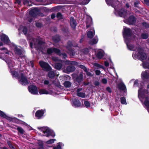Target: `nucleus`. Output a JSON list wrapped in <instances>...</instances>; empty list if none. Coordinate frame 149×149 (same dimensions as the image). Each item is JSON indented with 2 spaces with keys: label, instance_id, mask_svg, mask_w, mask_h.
<instances>
[{
  "label": "nucleus",
  "instance_id": "obj_1",
  "mask_svg": "<svg viewBox=\"0 0 149 149\" xmlns=\"http://www.w3.org/2000/svg\"><path fill=\"white\" fill-rule=\"evenodd\" d=\"M18 79L19 83L23 86H26L29 84V81L27 77L23 73H21L20 74Z\"/></svg>",
  "mask_w": 149,
  "mask_h": 149
},
{
  "label": "nucleus",
  "instance_id": "obj_2",
  "mask_svg": "<svg viewBox=\"0 0 149 149\" xmlns=\"http://www.w3.org/2000/svg\"><path fill=\"white\" fill-rule=\"evenodd\" d=\"M138 56L139 60L143 61L146 59L147 56L146 54L144 52L141 48H139L138 49Z\"/></svg>",
  "mask_w": 149,
  "mask_h": 149
},
{
  "label": "nucleus",
  "instance_id": "obj_3",
  "mask_svg": "<svg viewBox=\"0 0 149 149\" xmlns=\"http://www.w3.org/2000/svg\"><path fill=\"white\" fill-rule=\"evenodd\" d=\"M132 34V32L130 28H124L123 31V36L124 38L125 39V41L128 40L129 37H131Z\"/></svg>",
  "mask_w": 149,
  "mask_h": 149
},
{
  "label": "nucleus",
  "instance_id": "obj_4",
  "mask_svg": "<svg viewBox=\"0 0 149 149\" xmlns=\"http://www.w3.org/2000/svg\"><path fill=\"white\" fill-rule=\"evenodd\" d=\"M78 66L79 68L82 69L85 72L86 75L87 77H91L93 76V74L89 71V69L87 68L84 65L81 64L78 65Z\"/></svg>",
  "mask_w": 149,
  "mask_h": 149
},
{
  "label": "nucleus",
  "instance_id": "obj_5",
  "mask_svg": "<svg viewBox=\"0 0 149 149\" xmlns=\"http://www.w3.org/2000/svg\"><path fill=\"white\" fill-rule=\"evenodd\" d=\"M45 43L41 40H39L38 44L35 45L34 47L36 50L43 52Z\"/></svg>",
  "mask_w": 149,
  "mask_h": 149
},
{
  "label": "nucleus",
  "instance_id": "obj_6",
  "mask_svg": "<svg viewBox=\"0 0 149 149\" xmlns=\"http://www.w3.org/2000/svg\"><path fill=\"white\" fill-rule=\"evenodd\" d=\"M125 22L127 24L130 25H133L136 22V18L134 16L131 15L129 16L128 18L125 19Z\"/></svg>",
  "mask_w": 149,
  "mask_h": 149
},
{
  "label": "nucleus",
  "instance_id": "obj_7",
  "mask_svg": "<svg viewBox=\"0 0 149 149\" xmlns=\"http://www.w3.org/2000/svg\"><path fill=\"white\" fill-rule=\"evenodd\" d=\"M53 53H55L57 55H61V50L55 48H51L47 49V54H51Z\"/></svg>",
  "mask_w": 149,
  "mask_h": 149
},
{
  "label": "nucleus",
  "instance_id": "obj_8",
  "mask_svg": "<svg viewBox=\"0 0 149 149\" xmlns=\"http://www.w3.org/2000/svg\"><path fill=\"white\" fill-rule=\"evenodd\" d=\"M29 91L33 95L38 94L37 87L35 86L31 85L28 87Z\"/></svg>",
  "mask_w": 149,
  "mask_h": 149
},
{
  "label": "nucleus",
  "instance_id": "obj_9",
  "mask_svg": "<svg viewBox=\"0 0 149 149\" xmlns=\"http://www.w3.org/2000/svg\"><path fill=\"white\" fill-rule=\"evenodd\" d=\"M39 12V10L36 8L31 10L29 11V14L31 16L36 17L38 15Z\"/></svg>",
  "mask_w": 149,
  "mask_h": 149
},
{
  "label": "nucleus",
  "instance_id": "obj_10",
  "mask_svg": "<svg viewBox=\"0 0 149 149\" xmlns=\"http://www.w3.org/2000/svg\"><path fill=\"white\" fill-rule=\"evenodd\" d=\"M127 11V10L125 8H121L117 11V12L120 17L124 18L126 15Z\"/></svg>",
  "mask_w": 149,
  "mask_h": 149
},
{
  "label": "nucleus",
  "instance_id": "obj_11",
  "mask_svg": "<svg viewBox=\"0 0 149 149\" xmlns=\"http://www.w3.org/2000/svg\"><path fill=\"white\" fill-rule=\"evenodd\" d=\"M0 38L1 40L5 44H8L10 43V41L7 36L3 34L1 36Z\"/></svg>",
  "mask_w": 149,
  "mask_h": 149
},
{
  "label": "nucleus",
  "instance_id": "obj_12",
  "mask_svg": "<svg viewBox=\"0 0 149 149\" xmlns=\"http://www.w3.org/2000/svg\"><path fill=\"white\" fill-rule=\"evenodd\" d=\"M70 24L73 29L75 30L76 29L77 23L73 17H71L70 18Z\"/></svg>",
  "mask_w": 149,
  "mask_h": 149
},
{
  "label": "nucleus",
  "instance_id": "obj_13",
  "mask_svg": "<svg viewBox=\"0 0 149 149\" xmlns=\"http://www.w3.org/2000/svg\"><path fill=\"white\" fill-rule=\"evenodd\" d=\"M45 112L44 110L42 109L37 110L36 112L35 116L38 119H40L43 116Z\"/></svg>",
  "mask_w": 149,
  "mask_h": 149
},
{
  "label": "nucleus",
  "instance_id": "obj_14",
  "mask_svg": "<svg viewBox=\"0 0 149 149\" xmlns=\"http://www.w3.org/2000/svg\"><path fill=\"white\" fill-rule=\"evenodd\" d=\"M47 137L51 136L52 138H54L55 136V134L54 131L50 129L49 127H47Z\"/></svg>",
  "mask_w": 149,
  "mask_h": 149
},
{
  "label": "nucleus",
  "instance_id": "obj_15",
  "mask_svg": "<svg viewBox=\"0 0 149 149\" xmlns=\"http://www.w3.org/2000/svg\"><path fill=\"white\" fill-rule=\"evenodd\" d=\"M72 104L73 106L76 107H79L81 106L80 101L78 99H74L72 101Z\"/></svg>",
  "mask_w": 149,
  "mask_h": 149
},
{
  "label": "nucleus",
  "instance_id": "obj_16",
  "mask_svg": "<svg viewBox=\"0 0 149 149\" xmlns=\"http://www.w3.org/2000/svg\"><path fill=\"white\" fill-rule=\"evenodd\" d=\"M83 72H81L79 75L76 77V80L78 83H80L83 81Z\"/></svg>",
  "mask_w": 149,
  "mask_h": 149
},
{
  "label": "nucleus",
  "instance_id": "obj_17",
  "mask_svg": "<svg viewBox=\"0 0 149 149\" xmlns=\"http://www.w3.org/2000/svg\"><path fill=\"white\" fill-rule=\"evenodd\" d=\"M39 63L43 70L47 71V62L41 61H39Z\"/></svg>",
  "mask_w": 149,
  "mask_h": 149
},
{
  "label": "nucleus",
  "instance_id": "obj_18",
  "mask_svg": "<svg viewBox=\"0 0 149 149\" xmlns=\"http://www.w3.org/2000/svg\"><path fill=\"white\" fill-rule=\"evenodd\" d=\"M52 38L53 42L55 43H57L61 40L60 36L57 34L53 36Z\"/></svg>",
  "mask_w": 149,
  "mask_h": 149
},
{
  "label": "nucleus",
  "instance_id": "obj_19",
  "mask_svg": "<svg viewBox=\"0 0 149 149\" xmlns=\"http://www.w3.org/2000/svg\"><path fill=\"white\" fill-rule=\"evenodd\" d=\"M141 77L143 80L149 79V74H148L147 72L145 71L142 72L141 74Z\"/></svg>",
  "mask_w": 149,
  "mask_h": 149
},
{
  "label": "nucleus",
  "instance_id": "obj_20",
  "mask_svg": "<svg viewBox=\"0 0 149 149\" xmlns=\"http://www.w3.org/2000/svg\"><path fill=\"white\" fill-rule=\"evenodd\" d=\"M76 68L73 65H69L66 68V70L68 72H74Z\"/></svg>",
  "mask_w": 149,
  "mask_h": 149
},
{
  "label": "nucleus",
  "instance_id": "obj_21",
  "mask_svg": "<svg viewBox=\"0 0 149 149\" xmlns=\"http://www.w3.org/2000/svg\"><path fill=\"white\" fill-rule=\"evenodd\" d=\"M0 116L3 118L6 119L8 120L11 121L12 120L11 118L8 116L3 112L1 110H0Z\"/></svg>",
  "mask_w": 149,
  "mask_h": 149
},
{
  "label": "nucleus",
  "instance_id": "obj_22",
  "mask_svg": "<svg viewBox=\"0 0 149 149\" xmlns=\"http://www.w3.org/2000/svg\"><path fill=\"white\" fill-rule=\"evenodd\" d=\"M14 50L16 54L20 56L22 54V50L17 47H15L14 48Z\"/></svg>",
  "mask_w": 149,
  "mask_h": 149
},
{
  "label": "nucleus",
  "instance_id": "obj_23",
  "mask_svg": "<svg viewBox=\"0 0 149 149\" xmlns=\"http://www.w3.org/2000/svg\"><path fill=\"white\" fill-rule=\"evenodd\" d=\"M118 88L121 90L123 91L126 89L125 85L123 83H120L118 85Z\"/></svg>",
  "mask_w": 149,
  "mask_h": 149
},
{
  "label": "nucleus",
  "instance_id": "obj_24",
  "mask_svg": "<svg viewBox=\"0 0 149 149\" xmlns=\"http://www.w3.org/2000/svg\"><path fill=\"white\" fill-rule=\"evenodd\" d=\"M98 39L97 36H95L90 42V43L92 45L96 44L98 42Z\"/></svg>",
  "mask_w": 149,
  "mask_h": 149
},
{
  "label": "nucleus",
  "instance_id": "obj_25",
  "mask_svg": "<svg viewBox=\"0 0 149 149\" xmlns=\"http://www.w3.org/2000/svg\"><path fill=\"white\" fill-rule=\"evenodd\" d=\"M73 44L71 41H69L67 43L66 48L70 51H72V47L73 46Z\"/></svg>",
  "mask_w": 149,
  "mask_h": 149
},
{
  "label": "nucleus",
  "instance_id": "obj_26",
  "mask_svg": "<svg viewBox=\"0 0 149 149\" xmlns=\"http://www.w3.org/2000/svg\"><path fill=\"white\" fill-rule=\"evenodd\" d=\"M38 129L45 134L43 136H47V127H38Z\"/></svg>",
  "mask_w": 149,
  "mask_h": 149
},
{
  "label": "nucleus",
  "instance_id": "obj_27",
  "mask_svg": "<svg viewBox=\"0 0 149 149\" xmlns=\"http://www.w3.org/2000/svg\"><path fill=\"white\" fill-rule=\"evenodd\" d=\"M148 99L149 98L148 96L146 97L145 100L144 102V104L145 106L147 107V110L149 113V100Z\"/></svg>",
  "mask_w": 149,
  "mask_h": 149
},
{
  "label": "nucleus",
  "instance_id": "obj_28",
  "mask_svg": "<svg viewBox=\"0 0 149 149\" xmlns=\"http://www.w3.org/2000/svg\"><path fill=\"white\" fill-rule=\"evenodd\" d=\"M86 28L87 29L90 27L92 23V18L86 20Z\"/></svg>",
  "mask_w": 149,
  "mask_h": 149
},
{
  "label": "nucleus",
  "instance_id": "obj_29",
  "mask_svg": "<svg viewBox=\"0 0 149 149\" xmlns=\"http://www.w3.org/2000/svg\"><path fill=\"white\" fill-rule=\"evenodd\" d=\"M47 76L50 78H54L55 76L54 72L52 71H50L48 72Z\"/></svg>",
  "mask_w": 149,
  "mask_h": 149
},
{
  "label": "nucleus",
  "instance_id": "obj_30",
  "mask_svg": "<svg viewBox=\"0 0 149 149\" xmlns=\"http://www.w3.org/2000/svg\"><path fill=\"white\" fill-rule=\"evenodd\" d=\"M95 32L94 33L92 31H89L87 33V36L88 38H92L95 35Z\"/></svg>",
  "mask_w": 149,
  "mask_h": 149
},
{
  "label": "nucleus",
  "instance_id": "obj_31",
  "mask_svg": "<svg viewBox=\"0 0 149 149\" xmlns=\"http://www.w3.org/2000/svg\"><path fill=\"white\" fill-rule=\"evenodd\" d=\"M62 65V63H56L55 64V67L56 69L60 70L61 69Z\"/></svg>",
  "mask_w": 149,
  "mask_h": 149
},
{
  "label": "nucleus",
  "instance_id": "obj_32",
  "mask_svg": "<svg viewBox=\"0 0 149 149\" xmlns=\"http://www.w3.org/2000/svg\"><path fill=\"white\" fill-rule=\"evenodd\" d=\"M63 85L66 88H69L71 86V83L68 81H66L63 83Z\"/></svg>",
  "mask_w": 149,
  "mask_h": 149
},
{
  "label": "nucleus",
  "instance_id": "obj_33",
  "mask_svg": "<svg viewBox=\"0 0 149 149\" xmlns=\"http://www.w3.org/2000/svg\"><path fill=\"white\" fill-rule=\"evenodd\" d=\"M38 143L39 147L38 149H44L43 143L42 141H39Z\"/></svg>",
  "mask_w": 149,
  "mask_h": 149
},
{
  "label": "nucleus",
  "instance_id": "obj_34",
  "mask_svg": "<svg viewBox=\"0 0 149 149\" xmlns=\"http://www.w3.org/2000/svg\"><path fill=\"white\" fill-rule=\"evenodd\" d=\"M11 74L14 77H15L16 78L18 79L20 76H19V74L18 72L15 71H12Z\"/></svg>",
  "mask_w": 149,
  "mask_h": 149
},
{
  "label": "nucleus",
  "instance_id": "obj_35",
  "mask_svg": "<svg viewBox=\"0 0 149 149\" xmlns=\"http://www.w3.org/2000/svg\"><path fill=\"white\" fill-rule=\"evenodd\" d=\"M103 56V53L101 51L98 52L97 54V56L99 59H101Z\"/></svg>",
  "mask_w": 149,
  "mask_h": 149
},
{
  "label": "nucleus",
  "instance_id": "obj_36",
  "mask_svg": "<svg viewBox=\"0 0 149 149\" xmlns=\"http://www.w3.org/2000/svg\"><path fill=\"white\" fill-rule=\"evenodd\" d=\"M16 130H17L18 132L21 134H23L24 132V131L22 127H17Z\"/></svg>",
  "mask_w": 149,
  "mask_h": 149
},
{
  "label": "nucleus",
  "instance_id": "obj_37",
  "mask_svg": "<svg viewBox=\"0 0 149 149\" xmlns=\"http://www.w3.org/2000/svg\"><path fill=\"white\" fill-rule=\"evenodd\" d=\"M63 143L61 142H59L57 143L56 146L54 147L53 149H62L61 146H62Z\"/></svg>",
  "mask_w": 149,
  "mask_h": 149
},
{
  "label": "nucleus",
  "instance_id": "obj_38",
  "mask_svg": "<svg viewBox=\"0 0 149 149\" xmlns=\"http://www.w3.org/2000/svg\"><path fill=\"white\" fill-rule=\"evenodd\" d=\"M128 49L130 50H133L134 48V46L132 44L129 45L127 42L126 43Z\"/></svg>",
  "mask_w": 149,
  "mask_h": 149
},
{
  "label": "nucleus",
  "instance_id": "obj_39",
  "mask_svg": "<svg viewBox=\"0 0 149 149\" xmlns=\"http://www.w3.org/2000/svg\"><path fill=\"white\" fill-rule=\"evenodd\" d=\"M141 37L143 39H146L148 37V34L147 33H142L141 35Z\"/></svg>",
  "mask_w": 149,
  "mask_h": 149
},
{
  "label": "nucleus",
  "instance_id": "obj_40",
  "mask_svg": "<svg viewBox=\"0 0 149 149\" xmlns=\"http://www.w3.org/2000/svg\"><path fill=\"white\" fill-rule=\"evenodd\" d=\"M143 66L145 69H149V63L145 62L143 63Z\"/></svg>",
  "mask_w": 149,
  "mask_h": 149
},
{
  "label": "nucleus",
  "instance_id": "obj_41",
  "mask_svg": "<svg viewBox=\"0 0 149 149\" xmlns=\"http://www.w3.org/2000/svg\"><path fill=\"white\" fill-rule=\"evenodd\" d=\"M56 17L59 20H61L63 19V16L60 12H58L56 15Z\"/></svg>",
  "mask_w": 149,
  "mask_h": 149
},
{
  "label": "nucleus",
  "instance_id": "obj_42",
  "mask_svg": "<svg viewBox=\"0 0 149 149\" xmlns=\"http://www.w3.org/2000/svg\"><path fill=\"white\" fill-rule=\"evenodd\" d=\"M121 102L122 104H126L127 102L125 98L124 97H121L120 98Z\"/></svg>",
  "mask_w": 149,
  "mask_h": 149
},
{
  "label": "nucleus",
  "instance_id": "obj_43",
  "mask_svg": "<svg viewBox=\"0 0 149 149\" xmlns=\"http://www.w3.org/2000/svg\"><path fill=\"white\" fill-rule=\"evenodd\" d=\"M77 95L79 97L84 98L85 97V93L83 92H80L77 93Z\"/></svg>",
  "mask_w": 149,
  "mask_h": 149
},
{
  "label": "nucleus",
  "instance_id": "obj_44",
  "mask_svg": "<svg viewBox=\"0 0 149 149\" xmlns=\"http://www.w3.org/2000/svg\"><path fill=\"white\" fill-rule=\"evenodd\" d=\"M142 25L146 28H149V23H147L146 22H144L142 23Z\"/></svg>",
  "mask_w": 149,
  "mask_h": 149
},
{
  "label": "nucleus",
  "instance_id": "obj_45",
  "mask_svg": "<svg viewBox=\"0 0 149 149\" xmlns=\"http://www.w3.org/2000/svg\"><path fill=\"white\" fill-rule=\"evenodd\" d=\"M84 104L85 105V107L87 108L90 107L91 106V104L88 101H84Z\"/></svg>",
  "mask_w": 149,
  "mask_h": 149
},
{
  "label": "nucleus",
  "instance_id": "obj_46",
  "mask_svg": "<svg viewBox=\"0 0 149 149\" xmlns=\"http://www.w3.org/2000/svg\"><path fill=\"white\" fill-rule=\"evenodd\" d=\"M22 31L24 35H26L27 34L28 32V29L26 26H23Z\"/></svg>",
  "mask_w": 149,
  "mask_h": 149
},
{
  "label": "nucleus",
  "instance_id": "obj_47",
  "mask_svg": "<svg viewBox=\"0 0 149 149\" xmlns=\"http://www.w3.org/2000/svg\"><path fill=\"white\" fill-rule=\"evenodd\" d=\"M82 51L84 54L87 55L89 52V49L87 48H85L83 49Z\"/></svg>",
  "mask_w": 149,
  "mask_h": 149
},
{
  "label": "nucleus",
  "instance_id": "obj_48",
  "mask_svg": "<svg viewBox=\"0 0 149 149\" xmlns=\"http://www.w3.org/2000/svg\"><path fill=\"white\" fill-rule=\"evenodd\" d=\"M56 141L55 139H50L47 141V144H51L53 143Z\"/></svg>",
  "mask_w": 149,
  "mask_h": 149
},
{
  "label": "nucleus",
  "instance_id": "obj_49",
  "mask_svg": "<svg viewBox=\"0 0 149 149\" xmlns=\"http://www.w3.org/2000/svg\"><path fill=\"white\" fill-rule=\"evenodd\" d=\"M39 93L40 95L42 94H47V90L44 89H40L39 91Z\"/></svg>",
  "mask_w": 149,
  "mask_h": 149
},
{
  "label": "nucleus",
  "instance_id": "obj_50",
  "mask_svg": "<svg viewBox=\"0 0 149 149\" xmlns=\"http://www.w3.org/2000/svg\"><path fill=\"white\" fill-rule=\"evenodd\" d=\"M1 50H5L4 52V53L7 54H9V52L8 51V49L5 47H3L0 49Z\"/></svg>",
  "mask_w": 149,
  "mask_h": 149
},
{
  "label": "nucleus",
  "instance_id": "obj_51",
  "mask_svg": "<svg viewBox=\"0 0 149 149\" xmlns=\"http://www.w3.org/2000/svg\"><path fill=\"white\" fill-rule=\"evenodd\" d=\"M28 65L29 66H31L32 68H33L34 66V61H31L30 63H27Z\"/></svg>",
  "mask_w": 149,
  "mask_h": 149
},
{
  "label": "nucleus",
  "instance_id": "obj_52",
  "mask_svg": "<svg viewBox=\"0 0 149 149\" xmlns=\"http://www.w3.org/2000/svg\"><path fill=\"white\" fill-rule=\"evenodd\" d=\"M140 3V2L139 1H136L135 2H134V6L135 7L139 8L138 5Z\"/></svg>",
  "mask_w": 149,
  "mask_h": 149
},
{
  "label": "nucleus",
  "instance_id": "obj_53",
  "mask_svg": "<svg viewBox=\"0 0 149 149\" xmlns=\"http://www.w3.org/2000/svg\"><path fill=\"white\" fill-rule=\"evenodd\" d=\"M78 64V62L75 61H71V65H77Z\"/></svg>",
  "mask_w": 149,
  "mask_h": 149
},
{
  "label": "nucleus",
  "instance_id": "obj_54",
  "mask_svg": "<svg viewBox=\"0 0 149 149\" xmlns=\"http://www.w3.org/2000/svg\"><path fill=\"white\" fill-rule=\"evenodd\" d=\"M17 120L18 121L17 122L18 123L22 124L25 125H27V124L25 122H24L20 120H19L17 118Z\"/></svg>",
  "mask_w": 149,
  "mask_h": 149
},
{
  "label": "nucleus",
  "instance_id": "obj_55",
  "mask_svg": "<svg viewBox=\"0 0 149 149\" xmlns=\"http://www.w3.org/2000/svg\"><path fill=\"white\" fill-rule=\"evenodd\" d=\"M94 66H95L97 67L98 68H103V66L98 63H95L94 64Z\"/></svg>",
  "mask_w": 149,
  "mask_h": 149
},
{
  "label": "nucleus",
  "instance_id": "obj_56",
  "mask_svg": "<svg viewBox=\"0 0 149 149\" xmlns=\"http://www.w3.org/2000/svg\"><path fill=\"white\" fill-rule=\"evenodd\" d=\"M102 82L104 84H106L107 83V80L105 78H103L102 79Z\"/></svg>",
  "mask_w": 149,
  "mask_h": 149
},
{
  "label": "nucleus",
  "instance_id": "obj_57",
  "mask_svg": "<svg viewBox=\"0 0 149 149\" xmlns=\"http://www.w3.org/2000/svg\"><path fill=\"white\" fill-rule=\"evenodd\" d=\"M52 71V68L49 64L47 63V72Z\"/></svg>",
  "mask_w": 149,
  "mask_h": 149
},
{
  "label": "nucleus",
  "instance_id": "obj_58",
  "mask_svg": "<svg viewBox=\"0 0 149 149\" xmlns=\"http://www.w3.org/2000/svg\"><path fill=\"white\" fill-rule=\"evenodd\" d=\"M52 59L53 61L56 62L58 61V57H53L52 58Z\"/></svg>",
  "mask_w": 149,
  "mask_h": 149
},
{
  "label": "nucleus",
  "instance_id": "obj_59",
  "mask_svg": "<svg viewBox=\"0 0 149 149\" xmlns=\"http://www.w3.org/2000/svg\"><path fill=\"white\" fill-rule=\"evenodd\" d=\"M45 78H42L41 81V82L42 83L44 81V83L45 85H47V80L45 79Z\"/></svg>",
  "mask_w": 149,
  "mask_h": 149
},
{
  "label": "nucleus",
  "instance_id": "obj_60",
  "mask_svg": "<svg viewBox=\"0 0 149 149\" xmlns=\"http://www.w3.org/2000/svg\"><path fill=\"white\" fill-rule=\"evenodd\" d=\"M106 90L108 92L111 93L112 92L111 90V88L109 87H107L106 88Z\"/></svg>",
  "mask_w": 149,
  "mask_h": 149
},
{
  "label": "nucleus",
  "instance_id": "obj_61",
  "mask_svg": "<svg viewBox=\"0 0 149 149\" xmlns=\"http://www.w3.org/2000/svg\"><path fill=\"white\" fill-rule=\"evenodd\" d=\"M21 42H23L24 44L26 45L27 44V42L26 40L24 39H22L20 40Z\"/></svg>",
  "mask_w": 149,
  "mask_h": 149
},
{
  "label": "nucleus",
  "instance_id": "obj_62",
  "mask_svg": "<svg viewBox=\"0 0 149 149\" xmlns=\"http://www.w3.org/2000/svg\"><path fill=\"white\" fill-rule=\"evenodd\" d=\"M64 63L66 65H71V61L66 60L64 61Z\"/></svg>",
  "mask_w": 149,
  "mask_h": 149
},
{
  "label": "nucleus",
  "instance_id": "obj_63",
  "mask_svg": "<svg viewBox=\"0 0 149 149\" xmlns=\"http://www.w3.org/2000/svg\"><path fill=\"white\" fill-rule=\"evenodd\" d=\"M62 31L64 32L67 33L68 32V29L67 28H64L62 29Z\"/></svg>",
  "mask_w": 149,
  "mask_h": 149
},
{
  "label": "nucleus",
  "instance_id": "obj_64",
  "mask_svg": "<svg viewBox=\"0 0 149 149\" xmlns=\"http://www.w3.org/2000/svg\"><path fill=\"white\" fill-rule=\"evenodd\" d=\"M100 71L99 70H96L95 71V73L97 75H99L100 73Z\"/></svg>",
  "mask_w": 149,
  "mask_h": 149
}]
</instances>
